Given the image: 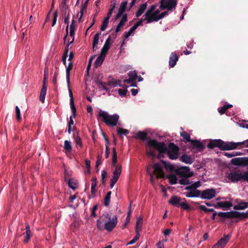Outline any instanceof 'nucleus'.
<instances>
[{
    "label": "nucleus",
    "mask_w": 248,
    "mask_h": 248,
    "mask_svg": "<svg viewBox=\"0 0 248 248\" xmlns=\"http://www.w3.org/2000/svg\"><path fill=\"white\" fill-rule=\"evenodd\" d=\"M147 144L150 148H153L157 150L159 152V154L157 156V158L161 159L163 157V154L166 153L167 151V147L164 142H158L156 140L150 139L147 142ZM147 155L151 156L152 158H155L156 155L155 153L151 150L147 151Z\"/></svg>",
    "instance_id": "obj_1"
},
{
    "label": "nucleus",
    "mask_w": 248,
    "mask_h": 248,
    "mask_svg": "<svg viewBox=\"0 0 248 248\" xmlns=\"http://www.w3.org/2000/svg\"><path fill=\"white\" fill-rule=\"evenodd\" d=\"M235 145L234 142H225L221 140L217 139L210 140L207 146L211 149H213L215 147H218L222 151H225L235 149Z\"/></svg>",
    "instance_id": "obj_2"
},
{
    "label": "nucleus",
    "mask_w": 248,
    "mask_h": 248,
    "mask_svg": "<svg viewBox=\"0 0 248 248\" xmlns=\"http://www.w3.org/2000/svg\"><path fill=\"white\" fill-rule=\"evenodd\" d=\"M211 216V219L214 220L217 215V213L215 211ZM218 217L222 218H238L240 219L248 218V210L246 213L239 212L236 211H231L227 212H220L217 213Z\"/></svg>",
    "instance_id": "obj_3"
},
{
    "label": "nucleus",
    "mask_w": 248,
    "mask_h": 248,
    "mask_svg": "<svg viewBox=\"0 0 248 248\" xmlns=\"http://www.w3.org/2000/svg\"><path fill=\"white\" fill-rule=\"evenodd\" d=\"M99 118H101L107 125L114 126L117 124L119 116L116 114L110 115L107 112L100 111L97 115V119Z\"/></svg>",
    "instance_id": "obj_4"
},
{
    "label": "nucleus",
    "mask_w": 248,
    "mask_h": 248,
    "mask_svg": "<svg viewBox=\"0 0 248 248\" xmlns=\"http://www.w3.org/2000/svg\"><path fill=\"white\" fill-rule=\"evenodd\" d=\"M227 177L232 183L237 182L241 180L248 182V171L241 173L240 170L231 171Z\"/></svg>",
    "instance_id": "obj_5"
},
{
    "label": "nucleus",
    "mask_w": 248,
    "mask_h": 248,
    "mask_svg": "<svg viewBox=\"0 0 248 248\" xmlns=\"http://www.w3.org/2000/svg\"><path fill=\"white\" fill-rule=\"evenodd\" d=\"M179 150V148L174 143L171 142L169 143L168 148L167 147V151L166 153L167 154L170 159H176L178 158Z\"/></svg>",
    "instance_id": "obj_6"
},
{
    "label": "nucleus",
    "mask_w": 248,
    "mask_h": 248,
    "mask_svg": "<svg viewBox=\"0 0 248 248\" xmlns=\"http://www.w3.org/2000/svg\"><path fill=\"white\" fill-rule=\"evenodd\" d=\"M177 4V0H161L160 7L161 10L167 9L168 11H172L175 9Z\"/></svg>",
    "instance_id": "obj_7"
},
{
    "label": "nucleus",
    "mask_w": 248,
    "mask_h": 248,
    "mask_svg": "<svg viewBox=\"0 0 248 248\" xmlns=\"http://www.w3.org/2000/svg\"><path fill=\"white\" fill-rule=\"evenodd\" d=\"M48 69L45 68L44 70V76L43 79V85L42 86L39 96V100L42 103H44L47 91V86L46 85L47 77L48 76Z\"/></svg>",
    "instance_id": "obj_8"
},
{
    "label": "nucleus",
    "mask_w": 248,
    "mask_h": 248,
    "mask_svg": "<svg viewBox=\"0 0 248 248\" xmlns=\"http://www.w3.org/2000/svg\"><path fill=\"white\" fill-rule=\"evenodd\" d=\"M216 191L214 188H208L202 191L201 198L210 200L216 197Z\"/></svg>",
    "instance_id": "obj_9"
},
{
    "label": "nucleus",
    "mask_w": 248,
    "mask_h": 248,
    "mask_svg": "<svg viewBox=\"0 0 248 248\" xmlns=\"http://www.w3.org/2000/svg\"><path fill=\"white\" fill-rule=\"evenodd\" d=\"M117 223V217L116 215H114L112 218L111 217L110 220H108L104 224V229L108 232H111L116 227Z\"/></svg>",
    "instance_id": "obj_10"
},
{
    "label": "nucleus",
    "mask_w": 248,
    "mask_h": 248,
    "mask_svg": "<svg viewBox=\"0 0 248 248\" xmlns=\"http://www.w3.org/2000/svg\"><path fill=\"white\" fill-rule=\"evenodd\" d=\"M231 163L235 166H246L248 165V157L234 158L231 160Z\"/></svg>",
    "instance_id": "obj_11"
},
{
    "label": "nucleus",
    "mask_w": 248,
    "mask_h": 248,
    "mask_svg": "<svg viewBox=\"0 0 248 248\" xmlns=\"http://www.w3.org/2000/svg\"><path fill=\"white\" fill-rule=\"evenodd\" d=\"M234 202L237 204L234 205L233 209L235 210H244L248 207V202H245L240 199H236Z\"/></svg>",
    "instance_id": "obj_12"
},
{
    "label": "nucleus",
    "mask_w": 248,
    "mask_h": 248,
    "mask_svg": "<svg viewBox=\"0 0 248 248\" xmlns=\"http://www.w3.org/2000/svg\"><path fill=\"white\" fill-rule=\"evenodd\" d=\"M154 174L156 176L157 179L163 178L165 177V174L162 170V167L158 163H156L153 166Z\"/></svg>",
    "instance_id": "obj_13"
},
{
    "label": "nucleus",
    "mask_w": 248,
    "mask_h": 248,
    "mask_svg": "<svg viewBox=\"0 0 248 248\" xmlns=\"http://www.w3.org/2000/svg\"><path fill=\"white\" fill-rule=\"evenodd\" d=\"M143 19L140 18L138 22H137L133 27H132L129 31L127 32H125L124 34V39L128 38L131 34L137 29V28L140 25H142V22L143 21Z\"/></svg>",
    "instance_id": "obj_14"
},
{
    "label": "nucleus",
    "mask_w": 248,
    "mask_h": 248,
    "mask_svg": "<svg viewBox=\"0 0 248 248\" xmlns=\"http://www.w3.org/2000/svg\"><path fill=\"white\" fill-rule=\"evenodd\" d=\"M127 75L128 78L125 79L123 81L124 84H130L131 82L135 81L138 77L137 72L135 71H129Z\"/></svg>",
    "instance_id": "obj_15"
},
{
    "label": "nucleus",
    "mask_w": 248,
    "mask_h": 248,
    "mask_svg": "<svg viewBox=\"0 0 248 248\" xmlns=\"http://www.w3.org/2000/svg\"><path fill=\"white\" fill-rule=\"evenodd\" d=\"M156 8V5H152L150 7V8L147 10L146 13L144 15L145 18L143 20H146L147 21V23H151L153 22V20L151 19L150 17L153 15V13L155 11Z\"/></svg>",
    "instance_id": "obj_16"
},
{
    "label": "nucleus",
    "mask_w": 248,
    "mask_h": 248,
    "mask_svg": "<svg viewBox=\"0 0 248 248\" xmlns=\"http://www.w3.org/2000/svg\"><path fill=\"white\" fill-rule=\"evenodd\" d=\"M191 144L193 145L194 148H196L198 152H202L205 149L204 144L201 141L198 140H192Z\"/></svg>",
    "instance_id": "obj_17"
},
{
    "label": "nucleus",
    "mask_w": 248,
    "mask_h": 248,
    "mask_svg": "<svg viewBox=\"0 0 248 248\" xmlns=\"http://www.w3.org/2000/svg\"><path fill=\"white\" fill-rule=\"evenodd\" d=\"M111 37L109 36L108 38L107 39L105 43L101 49L100 54L106 57L107 52H108L109 47H110V44L111 41Z\"/></svg>",
    "instance_id": "obj_18"
},
{
    "label": "nucleus",
    "mask_w": 248,
    "mask_h": 248,
    "mask_svg": "<svg viewBox=\"0 0 248 248\" xmlns=\"http://www.w3.org/2000/svg\"><path fill=\"white\" fill-rule=\"evenodd\" d=\"M69 93L70 96V104L72 110V114L74 116V117L75 118L76 116V108L74 104V97L73 95V93L72 92V90L70 88H69Z\"/></svg>",
    "instance_id": "obj_19"
},
{
    "label": "nucleus",
    "mask_w": 248,
    "mask_h": 248,
    "mask_svg": "<svg viewBox=\"0 0 248 248\" xmlns=\"http://www.w3.org/2000/svg\"><path fill=\"white\" fill-rule=\"evenodd\" d=\"M194 160V157L188 155L186 154L183 155L180 158L181 161L188 164H191L193 162Z\"/></svg>",
    "instance_id": "obj_20"
},
{
    "label": "nucleus",
    "mask_w": 248,
    "mask_h": 248,
    "mask_svg": "<svg viewBox=\"0 0 248 248\" xmlns=\"http://www.w3.org/2000/svg\"><path fill=\"white\" fill-rule=\"evenodd\" d=\"M181 198L177 196H172L169 201V203L173 206H180L181 204Z\"/></svg>",
    "instance_id": "obj_21"
},
{
    "label": "nucleus",
    "mask_w": 248,
    "mask_h": 248,
    "mask_svg": "<svg viewBox=\"0 0 248 248\" xmlns=\"http://www.w3.org/2000/svg\"><path fill=\"white\" fill-rule=\"evenodd\" d=\"M127 14H125L123 16L120 22L117 26V27L115 30V32L117 33V32H119L121 30V28L124 26V25H125V23L127 22Z\"/></svg>",
    "instance_id": "obj_22"
},
{
    "label": "nucleus",
    "mask_w": 248,
    "mask_h": 248,
    "mask_svg": "<svg viewBox=\"0 0 248 248\" xmlns=\"http://www.w3.org/2000/svg\"><path fill=\"white\" fill-rule=\"evenodd\" d=\"M178 60V56L175 52H172L170 54L169 58V65L171 67H173L176 64Z\"/></svg>",
    "instance_id": "obj_23"
},
{
    "label": "nucleus",
    "mask_w": 248,
    "mask_h": 248,
    "mask_svg": "<svg viewBox=\"0 0 248 248\" xmlns=\"http://www.w3.org/2000/svg\"><path fill=\"white\" fill-rule=\"evenodd\" d=\"M202 194V191L200 190L196 189L195 190L192 191H189L186 193H185V195L186 197L188 198H192V197H201V195Z\"/></svg>",
    "instance_id": "obj_24"
},
{
    "label": "nucleus",
    "mask_w": 248,
    "mask_h": 248,
    "mask_svg": "<svg viewBox=\"0 0 248 248\" xmlns=\"http://www.w3.org/2000/svg\"><path fill=\"white\" fill-rule=\"evenodd\" d=\"M68 6H64L61 8V11L63 13L64 16V22L65 24H69V14L67 13V9Z\"/></svg>",
    "instance_id": "obj_25"
},
{
    "label": "nucleus",
    "mask_w": 248,
    "mask_h": 248,
    "mask_svg": "<svg viewBox=\"0 0 248 248\" xmlns=\"http://www.w3.org/2000/svg\"><path fill=\"white\" fill-rule=\"evenodd\" d=\"M73 62H70L68 63V66L66 68V80L68 84V86H69L70 84V72L73 68Z\"/></svg>",
    "instance_id": "obj_26"
},
{
    "label": "nucleus",
    "mask_w": 248,
    "mask_h": 248,
    "mask_svg": "<svg viewBox=\"0 0 248 248\" xmlns=\"http://www.w3.org/2000/svg\"><path fill=\"white\" fill-rule=\"evenodd\" d=\"M147 138V133L144 131H139L137 132L136 134V136L135 137L136 139H139L143 141H144L146 140Z\"/></svg>",
    "instance_id": "obj_27"
},
{
    "label": "nucleus",
    "mask_w": 248,
    "mask_h": 248,
    "mask_svg": "<svg viewBox=\"0 0 248 248\" xmlns=\"http://www.w3.org/2000/svg\"><path fill=\"white\" fill-rule=\"evenodd\" d=\"M147 3H145L141 4L138 10L136 13V16L137 17H140L144 12L145 9L147 8Z\"/></svg>",
    "instance_id": "obj_28"
},
{
    "label": "nucleus",
    "mask_w": 248,
    "mask_h": 248,
    "mask_svg": "<svg viewBox=\"0 0 248 248\" xmlns=\"http://www.w3.org/2000/svg\"><path fill=\"white\" fill-rule=\"evenodd\" d=\"M106 57L100 54L95 60L94 65L97 68L100 66L103 62Z\"/></svg>",
    "instance_id": "obj_29"
},
{
    "label": "nucleus",
    "mask_w": 248,
    "mask_h": 248,
    "mask_svg": "<svg viewBox=\"0 0 248 248\" xmlns=\"http://www.w3.org/2000/svg\"><path fill=\"white\" fill-rule=\"evenodd\" d=\"M92 183L91 185V193L93 195H95L96 192V189L95 187L97 184V178L93 177L92 179Z\"/></svg>",
    "instance_id": "obj_30"
},
{
    "label": "nucleus",
    "mask_w": 248,
    "mask_h": 248,
    "mask_svg": "<svg viewBox=\"0 0 248 248\" xmlns=\"http://www.w3.org/2000/svg\"><path fill=\"white\" fill-rule=\"evenodd\" d=\"M68 186L70 188L73 190H75L77 187V181L76 180L74 179H69L68 180Z\"/></svg>",
    "instance_id": "obj_31"
},
{
    "label": "nucleus",
    "mask_w": 248,
    "mask_h": 248,
    "mask_svg": "<svg viewBox=\"0 0 248 248\" xmlns=\"http://www.w3.org/2000/svg\"><path fill=\"white\" fill-rule=\"evenodd\" d=\"M117 162V154L115 147L112 149V165L115 166Z\"/></svg>",
    "instance_id": "obj_32"
},
{
    "label": "nucleus",
    "mask_w": 248,
    "mask_h": 248,
    "mask_svg": "<svg viewBox=\"0 0 248 248\" xmlns=\"http://www.w3.org/2000/svg\"><path fill=\"white\" fill-rule=\"evenodd\" d=\"M219 205L220 206L221 208H226L228 209L232 206V204L230 201H225L220 202V204Z\"/></svg>",
    "instance_id": "obj_33"
},
{
    "label": "nucleus",
    "mask_w": 248,
    "mask_h": 248,
    "mask_svg": "<svg viewBox=\"0 0 248 248\" xmlns=\"http://www.w3.org/2000/svg\"><path fill=\"white\" fill-rule=\"evenodd\" d=\"M111 215L109 213L103 214L98 220H101L102 223H106L108 220L111 219Z\"/></svg>",
    "instance_id": "obj_34"
},
{
    "label": "nucleus",
    "mask_w": 248,
    "mask_h": 248,
    "mask_svg": "<svg viewBox=\"0 0 248 248\" xmlns=\"http://www.w3.org/2000/svg\"><path fill=\"white\" fill-rule=\"evenodd\" d=\"M111 194V191H110L108 192L104 198V204L105 206H108L109 205L110 202Z\"/></svg>",
    "instance_id": "obj_35"
},
{
    "label": "nucleus",
    "mask_w": 248,
    "mask_h": 248,
    "mask_svg": "<svg viewBox=\"0 0 248 248\" xmlns=\"http://www.w3.org/2000/svg\"><path fill=\"white\" fill-rule=\"evenodd\" d=\"M231 237V234H228L224 235V237H222L219 239L220 243H222L224 246L229 241L230 238Z\"/></svg>",
    "instance_id": "obj_36"
},
{
    "label": "nucleus",
    "mask_w": 248,
    "mask_h": 248,
    "mask_svg": "<svg viewBox=\"0 0 248 248\" xmlns=\"http://www.w3.org/2000/svg\"><path fill=\"white\" fill-rule=\"evenodd\" d=\"M114 167H115V169L113 172V175L116 176L120 177L122 172L121 166L118 165H116Z\"/></svg>",
    "instance_id": "obj_37"
},
{
    "label": "nucleus",
    "mask_w": 248,
    "mask_h": 248,
    "mask_svg": "<svg viewBox=\"0 0 248 248\" xmlns=\"http://www.w3.org/2000/svg\"><path fill=\"white\" fill-rule=\"evenodd\" d=\"M75 20L74 19H73L72 20V22L70 26V35L71 37H74L75 35Z\"/></svg>",
    "instance_id": "obj_38"
},
{
    "label": "nucleus",
    "mask_w": 248,
    "mask_h": 248,
    "mask_svg": "<svg viewBox=\"0 0 248 248\" xmlns=\"http://www.w3.org/2000/svg\"><path fill=\"white\" fill-rule=\"evenodd\" d=\"M167 178L169 180V182L171 185H175L177 183V179L176 176L174 174H170L167 176Z\"/></svg>",
    "instance_id": "obj_39"
},
{
    "label": "nucleus",
    "mask_w": 248,
    "mask_h": 248,
    "mask_svg": "<svg viewBox=\"0 0 248 248\" xmlns=\"http://www.w3.org/2000/svg\"><path fill=\"white\" fill-rule=\"evenodd\" d=\"M181 136L184 138L186 142H191L192 140H191L190 135L186 132H183L181 133Z\"/></svg>",
    "instance_id": "obj_40"
},
{
    "label": "nucleus",
    "mask_w": 248,
    "mask_h": 248,
    "mask_svg": "<svg viewBox=\"0 0 248 248\" xmlns=\"http://www.w3.org/2000/svg\"><path fill=\"white\" fill-rule=\"evenodd\" d=\"M242 154L239 152H233L232 153H224V155L227 157L231 158L232 157L237 156V155H241Z\"/></svg>",
    "instance_id": "obj_41"
},
{
    "label": "nucleus",
    "mask_w": 248,
    "mask_h": 248,
    "mask_svg": "<svg viewBox=\"0 0 248 248\" xmlns=\"http://www.w3.org/2000/svg\"><path fill=\"white\" fill-rule=\"evenodd\" d=\"M127 4V1H123L120 6L118 11L124 14V13L125 11L126 7Z\"/></svg>",
    "instance_id": "obj_42"
},
{
    "label": "nucleus",
    "mask_w": 248,
    "mask_h": 248,
    "mask_svg": "<svg viewBox=\"0 0 248 248\" xmlns=\"http://www.w3.org/2000/svg\"><path fill=\"white\" fill-rule=\"evenodd\" d=\"M23 235L24 236V237L23 241L24 243H27L31 239V238L32 236V234L31 232H25L23 233Z\"/></svg>",
    "instance_id": "obj_43"
},
{
    "label": "nucleus",
    "mask_w": 248,
    "mask_h": 248,
    "mask_svg": "<svg viewBox=\"0 0 248 248\" xmlns=\"http://www.w3.org/2000/svg\"><path fill=\"white\" fill-rule=\"evenodd\" d=\"M117 132L119 135H126L129 133V130L121 127H117Z\"/></svg>",
    "instance_id": "obj_44"
},
{
    "label": "nucleus",
    "mask_w": 248,
    "mask_h": 248,
    "mask_svg": "<svg viewBox=\"0 0 248 248\" xmlns=\"http://www.w3.org/2000/svg\"><path fill=\"white\" fill-rule=\"evenodd\" d=\"M131 207V204H130V206L129 207V210L127 212V216L126 217V219H125V221L123 225V228H126L127 227V225H128V224L129 222V221H130V216L131 212V210H130Z\"/></svg>",
    "instance_id": "obj_45"
},
{
    "label": "nucleus",
    "mask_w": 248,
    "mask_h": 248,
    "mask_svg": "<svg viewBox=\"0 0 248 248\" xmlns=\"http://www.w3.org/2000/svg\"><path fill=\"white\" fill-rule=\"evenodd\" d=\"M179 183L181 185H188L191 184L188 177H185L179 180Z\"/></svg>",
    "instance_id": "obj_46"
},
{
    "label": "nucleus",
    "mask_w": 248,
    "mask_h": 248,
    "mask_svg": "<svg viewBox=\"0 0 248 248\" xmlns=\"http://www.w3.org/2000/svg\"><path fill=\"white\" fill-rule=\"evenodd\" d=\"M64 148L67 152H71L72 150L71 142L67 140L64 141Z\"/></svg>",
    "instance_id": "obj_47"
},
{
    "label": "nucleus",
    "mask_w": 248,
    "mask_h": 248,
    "mask_svg": "<svg viewBox=\"0 0 248 248\" xmlns=\"http://www.w3.org/2000/svg\"><path fill=\"white\" fill-rule=\"evenodd\" d=\"M161 162L162 163V164H163L164 166L165 167V168L167 169V170H173V169H174V167L172 165L170 164V163H167L166 161H164V160H161Z\"/></svg>",
    "instance_id": "obj_48"
},
{
    "label": "nucleus",
    "mask_w": 248,
    "mask_h": 248,
    "mask_svg": "<svg viewBox=\"0 0 248 248\" xmlns=\"http://www.w3.org/2000/svg\"><path fill=\"white\" fill-rule=\"evenodd\" d=\"M199 208L200 209H201V210L203 211L205 213L215 212V210H214V209H213V208H207L204 205H199Z\"/></svg>",
    "instance_id": "obj_49"
},
{
    "label": "nucleus",
    "mask_w": 248,
    "mask_h": 248,
    "mask_svg": "<svg viewBox=\"0 0 248 248\" xmlns=\"http://www.w3.org/2000/svg\"><path fill=\"white\" fill-rule=\"evenodd\" d=\"M16 119L17 121H20L21 120V116L20 114V110L18 106H16Z\"/></svg>",
    "instance_id": "obj_50"
},
{
    "label": "nucleus",
    "mask_w": 248,
    "mask_h": 248,
    "mask_svg": "<svg viewBox=\"0 0 248 248\" xmlns=\"http://www.w3.org/2000/svg\"><path fill=\"white\" fill-rule=\"evenodd\" d=\"M180 206H181V207L184 210H187L188 211L191 210L190 206L186 202H181Z\"/></svg>",
    "instance_id": "obj_51"
},
{
    "label": "nucleus",
    "mask_w": 248,
    "mask_h": 248,
    "mask_svg": "<svg viewBox=\"0 0 248 248\" xmlns=\"http://www.w3.org/2000/svg\"><path fill=\"white\" fill-rule=\"evenodd\" d=\"M101 34V32H97L96 33L94 37H93V46H96L97 44L98 43L99 41V37L100 35Z\"/></svg>",
    "instance_id": "obj_52"
},
{
    "label": "nucleus",
    "mask_w": 248,
    "mask_h": 248,
    "mask_svg": "<svg viewBox=\"0 0 248 248\" xmlns=\"http://www.w3.org/2000/svg\"><path fill=\"white\" fill-rule=\"evenodd\" d=\"M140 236V233H139V231H137L136 232V236L133 238V239L131 240L129 242H128V245H132L134 243H136L137 241L139 239Z\"/></svg>",
    "instance_id": "obj_53"
},
{
    "label": "nucleus",
    "mask_w": 248,
    "mask_h": 248,
    "mask_svg": "<svg viewBox=\"0 0 248 248\" xmlns=\"http://www.w3.org/2000/svg\"><path fill=\"white\" fill-rule=\"evenodd\" d=\"M119 177L113 175L112 178L110 180V186L112 188L115 184L117 182Z\"/></svg>",
    "instance_id": "obj_54"
},
{
    "label": "nucleus",
    "mask_w": 248,
    "mask_h": 248,
    "mask_svg": "<svg viewBox=\"0 0 248 248\" xmlns=\"http://www.w3.org/2000/svg\"><path fill=\"white\" fill-rule=\"evenodd\" d=\"M168 15V12L165 11L164 12H162L161 14H159V16L155 17V19H154L155 21H158L159 20L162 19L166 15Z\"/></svg>",
    "instance_id": "obj_55"
},
{
    "label": "nucleus",
    "mask_w": 248,
    "mask_h": 248,
    "mask_svg": "<svg viewBox=\"0 0 248 248\" xmlns=\"http://www.w3.org/2000/svg\"><path fill=\"white\" fill-rule=\"evenodd\" d=\"M159 13H160V11L159 10H157L154 12V13H153V15L150 17L151 19L153 20V22L155 21V20L154 19H155V17H157L159 16Z\"/></svg>",
    "instance_id": "obj_56"
},
{
    "label": "nucleus",
    "mask_w": 248,
    "mask_h": 248,
    "mask_svg": "<svg viewBox=\"0 0 248 248\" xmlns=\"http://www.w3.org/2000/svg\"><path fill=\"white\" fill-rule=\"evenodd\" d=\"M115 6H116V3L115 2L110 5V8H109L108 13L107 14L109 16H111L112 13H113V10L115 8Z\"/></svg>",
    "instance_id": "obj_57"
},
{
    "label": "nucleus",
    "mask_w": 248,
    "mask_h": 248,
    "mask_svg": "<svg viewBox=\"0 0 248 248\" xmlns=\"http://www.w3.org/2000/svg\"><path fill=\"white\" fill-rule=\"evenodd\" d=\"M236 148L239 145H244L245 147H248V140H247L243 142H239L235 143Z\"/></svg>",
    "instance_id": "obj_58"
},
{
    "label": "nucleus",
    "mask_w": 248,
    "mask_h": 248,
    "mask_svg": "<svg viewBox=\"0 0 248 248\" xmlns=\"http://www.w3.org/2000/svg\"><path fill=\"white\" fill-rule=\"evenodd\" d=\"M97 208H98V205L97 204L94 205L93 206V209L92 210V212H91V217H95L96 216L95 212L97 210Z\"/></svg>",
    "instance_id": "obj_59"
},
{
    "label": "nucleus",
    "mask_w": 248,
    "mask_h": 248,
    "mask_svg": "<svg viewBox=\"0 0 248 248\" xmlns=\"http://www.w3.org/2000/svg\"><path fill=\"white\" fill-rule=\"evenodd\" d=\"M94 81L97 85L103 84V82L101 80L100 76L98 75L94 77Z\"/></svg>",
    "instance_id": "obj_60"
},
{
    "label": "nucleus",
    "mask_w": 248,
    "mask_h": 248,
    "mask_svg": "<svg viewBox=\"0 0 248 248\" xmlns=\"http://www.w3.org/2000/svg\"><path fill=\"white\" fill-rule=\"evenodd\" d=\"M57 16H58V11H57V10H56L54 12V14H53V21H52V26H54L56 24V23L57 21Z\"/></svg>",
    "instance_id": "obj_61"
},
{
    "label": "nucleus",
    "mask_w": 248,
    "mask_h": 248,
    "mask_svg": "<svg viewBox=\"0 0 248 248\" xmlns=\"http://www.w3.org/2000/svg\"><path fill=\"white\" fill-rule=\"evenodd\" d=\"M97 227L100 230L104 229V225H103V224L102 223L101 220H97Z\"/></svg>",
    "instance_id": "obj_62"
},
{
    "label": "nucleus",
    "mask_w": 248,
    "mask_h": 248,
    "mask_svg": "<svg viewBox=\"0 0 248 248\" xmlns=\"http://www.w3.org/2000/svg\"><path fill=\"white\" fill-rule=\"evenodd\" d=\"M224 246V245L220 243L219 241H218L212 248H223Z\"/></svg>",
    "instance_id": "obj_63"
},
{
    "label": "nucleus",
    "mask_w": 248,
    "mask_h": 248,
    "mask_svg": "<svg viewBox=\"0 0 248 248\" xmlns=\"http://www.w3.org/2000/svg\"><path fill=\"white\" fill-rule=\"evenodd\" d=\"M224 246V245L220 243L219 241H218L212 248H223Z\"/></svg>",
    "instance_id": "obj_64"
}]
</instances>
